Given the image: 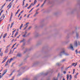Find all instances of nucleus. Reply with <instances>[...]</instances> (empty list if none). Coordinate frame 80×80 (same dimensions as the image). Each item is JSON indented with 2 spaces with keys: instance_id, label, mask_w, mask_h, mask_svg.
<instances>
[{
  "instance_id": "1",
  "label": "nucleus",
  "mask_w": 80,
  "mask_h": 80,
  "mask_svg": "<svg viewBox=\"0 0 80 80\" xmlns=\"http://www.w3.org/2000/svg\"><path fill=\"white\" fill-rule=\"evenodd\" d=\"M13 3V2H11L8 6L7 8L9 7L8 9H9V8H11V7H12V3Z\"/></svg>"
},
{
  "instance_id": "2",
  "label": "nucleus",
  "mask_w": 80,
  "mask_h": 80,
  "mask_svg": "<svg viewBox=\"0 0 80 80\" xmlns=\"http://www.w3.org/2000/svg\"><path fill=\"white\" fill-rule=\"evenodd\" d=\"M12 17H13V13H12V12H11V15L9 19V22H11V21L12 20Z\"/></svg>"
},
{
  "instance_id": "3",
  "label": "nucleus",
  "mask_w": 80,
  "mask_h": 80,
  "mask_svg": "<svg viewBox=\"0 0 80 80\" xmlns=\"http://www.w3.org/2000/svg\"><path fill=\"white\" fill-rule=\"evenodd\" d=\"M7 69H6L5 70H4V71L3 72L4 73H3L2 74V77H3V75H4L6 73H7Z\"/></svg>"
},
{
  "instance_id": "4",
  "label": "nucleus",
  "mask_w": 80,
  "mask_h": 80,
  "mask_svg": "<svg viewBox=\"0 0 80 80\" xmlns=\"http://www.w3.org/2000/svg\"><path fill=\"white\" fill-rule=\"evenodd\" d=\"M4 58H5L4 60L2 61V63H4L7 60V58H6V57H4Z\"/></svg>"
},
{
  "instance_id": "5",
  "label": "nucleus",
  "mask_w": 80,
  "mask_h": 80,
  "mask_svg": "<svg viewBox=\"0 0 80 80\" xmlns=\"http://www.w3.org/2000/svg\"><path fill=\"white\" fill-rule=\"evenodd\" d=\"M27 33V31H25L24 32V35H22V37H27V36H26Z\"/></svg>"
},
{
  "instance_id": "6",
  "label": "nucleus",
  "mask_w": 80,
  "mask_h": 80,
  "mask_svg": "<svg viewBox=\"0 0 80 80\" xmlns=\"http://www.w3.org/2000/svg\"><path fill=\"white\" fill-rule=\"evenodd\" d=\"M2 20H3L4 18H5V15L4 14H3L1 18H0V19H2Z\"/></svg>"
},
{
  "instance_id": "7",
  "label": "nucleus",
  "mask_w": 80,
  "mask_h": 80,
  "mask_svg": "<svg viewBox=\"0 0 80 80\" xmlns=\"http://www.w3.org/2000/svg\"><path fill=\"white\" fill-rule=\"evenodd\" d=\"M64 53H65V51L64 50H63V52H61L60 56H61V55H62L63 54H64Z\"/></svg>"
},
{
  "instance_id": "8",
  "label": "nucleus",
  "mask_w": 80,
  "mask_h": 80,
  "mask_svg": "<svg viewBox=\"0 0 80 80\" xmlns=\"http://www.w3.org/2000/svg\"><path fill=\"white\" fill-rule=\"evenodd\" d=\"M46 1L47 0H45L43 4L41 6V7H43V5H44V4L45 3V2H46Z\"/></svg>"
},
{
  "instance_id": "9",
  "label": "nucleus",
  "mask_w": 80,
  "mask_h": 80,
  "mask_svg": "<svg viewBox=\"0 0 80 80\" xmlns=\"http://www.w3.org/2000/svg\"><path fill=\"white\" fill-rule=\"evenodd\" d=\"M8 52V49H6L5 51H4L5 53H7Z\"/></svg>"
},
{
  "instance_id": "10",
  "label": "nucleus",
  "mask_w": 80,
  "mask_h": 80,
  "mask_svg": "<svg viewBox=\"0 0 80 80\" xmlns=\"http://www.w3.org/2000/svg\"><path fill=\"white\" fill-rule=\"evenodd\" d=\"M7 33H6L4 34V35L3 36V38H5L6 37H7Z\"/></svg>"
},
{
  "instance_id": "11",
  "label": "nucleus",
  "mask_w": 80,
  "mask_h": 80,
  "mask_svg": "<svg viewBox=\"0 0 80 80\" xmlns=\"http://www.w3.org/2000/svg\"><path fill=\"white\" fill-rule=\"evenodd\" d=\"M70 48L71 49H72V50H74L73 48V46H72V45L70 44Z\"/></svg>"
},
{
  "instance_id": "12",
  "label": "nucleus",
  "mask_w": 80,
  "mask_h": 80,
  "mask_svg": "<svg viewBox=\"0 0 80 80\" xmlns=\"http://www.w3.org/2000/svg\"><path fill=\"white\" fill-rule=\"evenodd\" d=\"M11 45V44H9V45H8V46H7L6 47V49H8V48H9V47H10V46Z\"/></svg>"
},
{
  "instance_id": "13",
  "label": "nucleus",
  "mask_w": 80,
  "mask_h": 80,
  "mask_svg": "<svg viewBox=\"0 0 80 80\" xmlns=\"http://www.w3.org/2000/svg\"><path fill=\"white\" fill-rule=\"evenodd\" d=\"M21 56H22V54H21L20 53H18L17 55V56L18 57H20Z\"/></svg>"
},
{
  "instance_id": "14",
  "label": "nucleus",
  "mask_w": 80,
  "mask_h": 80,
  "mask_svg": "<svg viewBox=\"0 0 80 80\" xmlns=\"http://www.w3.org/2000/svg\"><path fill=\"white\" fill-rule=\"evenodd\" d=\"M75 44L76 45V47L78 46V43H77V41L75 42Z\"/></svg>"
},
{
  "instance_id": "15",
  "label": "nucleus",
  "mask_w": 80,
  "mask_h": 80,
  "mask_svg": "<svg viewBox=\"0 0 80 80\" xmlns=\"http://www.w3.org/2000/svg\"><path fill=\"white\" fill-rule=\"evenodd\" d=\"M38 12H36V13L34 15V17H35L37 14H38Z\"/></svg>"
},
{
  "instance_id": "16",
  "label": "nucleus",
  "mask_w": 80,
  "mask_h": 80,
  "mask_svg": "<svg viewBox=\"0 0 80 80\" xmlns=\"http://www.w3.org/2000/svg\"><path fill=\"white\" fill-rule=\"evenodd\" d=\"M37 0H35L34 1V3L33 4V5H34L36 3H37Z\"/></svg>"
},
{
  "instance_id": "17",
  "label": "nucleus",
  "mask_w": 80,
  "mask_h": 80,
  "mask_svg": "<svg viewBox=\"0 0 80 80\" xmlns=\"http://www.w3.org/2000/svg\"><path fill=\"white\" fill-rule=\"evenodd\" d=\"M18 32H16V33L15 34V35H14V37H16V36L17 35H18Z\"/></svg>"
},
{
  "instance_id": "18",
  "label": "nucleus",
  "mask_w": 80,
  "mask_h": 80,
  "mask_svg": "<svg viewBox=\"0 0 80 80\" xmlns=\"http://www.w3.org/2000/svg\"><path fill=\"white\" fill-rule=\"evenodd\" d=\"M22 26H23V24L22 23V24H21V25L20 26V28H19V29L20 30H21V29L22 28Z\"/></svg>"
},
{
  "instance_id": "19",
  "label": "nucleus",
  "mask_w": 80,
  "mask_h": 80,
  "mask_svg": "<svg viewBox=\"0 0 80 80\" xmlns=\"http://www.w3.org/2000/svg\"><path fill=\"white\" fill-rule=\"evenodd\" d=\"M11 0H6V2H8V1L9 2H10ZM12 0V2H13V1H14V0Z\"/></svg>"
},
{
  "instance_id": "20",
  "label": "nucleus",
  "mask_w": 80,
  "mask_h": 80,
  "mask_svg": "<svg viewBox=\"0 0 80 80\" xmlns=\"http://www.w3.org/2000/svg\"><path fill=\"white\" fill-rule=\"evenodd\" d=\"M24 41H25V40L24 39H23L22 41H21L20 42V43H21L22 42H23Z\"/></svg>"
},
{
  "instance_id": "21",
  "label": "nucleus",
  "mask_w": 80,
  "mask_h": 80,
  "mask_svg": "<svg viewBox=\"0 0 80 80\" xmlns=\"http://www.w3.org/2000/svg\"><path fill=\"white\" fill-rule=\"evenodd\" d=\"M73 70V72L72 73V74H74V73H75V69H74Z\"/></svg>"
},
{
  "instance_id": "22",
  "label": "nucleus",
  "mask_w": 80,
  "mask_h": 80,
  "mask_svg": "<svg viewBox=\"0 0 80 80\" xmlns=\"http://www.w3.org/2000/svg\"><path fill=\"white\" fill-rule=\"evenodd\" d=\"M0 56L2 57L3 56V52H1L0 54Z\"/></svg>"
},
{
  "instance_id": "23",
  "label": "nucleus",
  "mask_w": 80,
  "mask_h": 80,
  "mask_svg": "<svg viewBox=\"0 0 80 80\" xmlns=\"http://www.w3.org/2000/svg\"><path fill=\"white\" fill-rule=\"evenodd\" d=\"M69 78V75H68L67 76V80H68Z\"/></svg>"
},
{
  "instance_id": "24",
  "label": "nucleus",
  "mask_w": 80,
  "mask_h": 80,
  "mask_svg": "<svg viewBox=\"0 0 80 80\" xmlns=\"http://www.w3.org/2000/svg\"><path fill=\"white\" fill-rule=\"evenodd\" d=\"M53 80H58V79L57 78H53Z\"/></svg>"
},
{
  "instance_id": "25",
  "label": "nucleus",
  "mask_w": 80,
  "mask_h": 80,
  "mask_svg": "<svg viewBox=\"0 0 80 80\" xmlns=\"http://www.w3.org/2000/svg\"><path fill=\"white\" fill-rule=\"evenodd\" d=\"M8 61L6 63V64L5 65V66L6 67V66L8 65Z\"/></svg>"
},
{
  "instance_id": "26",
  "label": "nucleus",
  "mask_w": 80,
  "mask_h": 80,
  "mask_svg": "<svg viewBox=\"0 0 80 80\" xmlns=\"http://www.w3.org/2000/svg\"><path fill=\"white\" fill-rule=\"evenodd\" d=\"M12 60H13V58H11V59H10V61L9 62V63H10V62H11L12 61Z\"/></svg>"
},
{
  "instance_id": "27",
  "label": "nucleus",
  "mask_w": 80,
  "mask_h": 80,
  "mask_svg": "<svg viewBox=\"0 0 80 80\" xmlns=\"http://www.w3.org/2000/svg\"><path fill=\"white\" fill-rule=\"evenodd\" d=\"M75 52H76V54L78 53V51H77V49L75 51Z\"/></svg>"
},
{
  "instance_id": "28",
  "label": "nucleus",
  "mask_w": 80,
  "mask_h": 80,
  "mask_svg": "<svg viewBox=\"0 0 80 80\" xmlns=\"http://www.w3.org/2000/svg\"><path fill=\"white\" fill-rule=\"evenodd\" d=\"M74 78H77V75H75L74 76Z\"/></svg>"
},
{
  "instance_id": "29",
  "label": "nucleus",
  "mask_w": 80,
  "mask_h": 80,
  "mask_svg": "<svg viewBox=\"0 0 80 80\" xmlns=\"http://www.w3.org/2000/svg\"><path fill=\"white\" fill-rule=\"evenodd\" d=\"M28 3H27L26 6H25V7H28Z\"/></svg>"
},
{
  "instance_id": "30",
  "label": "nucleus",
  "mask_w": 80,
  "mask_h": 80,
  "mask_svg": "<svg viewBox=\"0 0 80 80\" xmlns=\"http://www.w3.org/2000/svg\"><path fill=\"white\" fill-rule=\"evenodd\" d=\"M15 32V30L12 32V35H13V34H14V33H13V32Z\"/></svg>"
},
{
  "instance_id": "31",
  "label": "nucleus",
  "mask_w": 80,
  "mask_h": 80,
  "mask_svg": "<svg viewBox=\"0 0 80 80\" xmlns=\"http://www.w3.org/2000/svg\"><path fill=\"white\" fill-rule=\"evenodd\" d=\"M21 18H22V16H20V18L19 19V20H21Z\"/></svg>"
},
{
  "instance_id": "32",
  "label": "nucleus",
  "mask_w": 80,
  "mask_h": 80,
  "mask_svg": "<svg viewBox=\"0 0 80 80\" xmlns=\"http://www.w3.org/2000/svg\"><path fill=\"white\" fill-rule=\"evenodd\" d=\"M23 11H22L19 14H20L21 15V14H22V13H23Z\"/></svg>"
},
{
  "instance_id": "33",
  "label": "nucleus",
  "mask_w": 80,
  "mask_h": 80,
  "mask_svg": "<svg viewBox=\"0 0 80 80\" xmlns=\"http://www.w3.org/2000/svg\"><path fill=\"white\" fill-rule=\"evenodd\" d=\"M74 65H75V63H72V66H74Z\"/></svg>"
},
{
  "instance_id": "34",
  "label": "nucleus",
  "mask_w": 80,
  "mask_h": 80,
  "mask_svg": "<svg viewBox=\"0 0 80 80\" xmlns=\"http://www.w3.org/2000/svg\"><path fill=\"white\" fill-rule=\"evenodd\" d=\"M27 27H28V25H27V26L26 27H25L24 28V30H25V29H26L27 28Z\"/></svg>"
},
{
  "instance_id": "35",
  "label": "nucleus",
  "mask_w": 80,
  "mask_h": 80,
  "mask_svg": "<svg viewBox=\"0 0 80 80\" xmlns=\"http://www.w3.org/2000/svg\"><path fill=\"white\" fill-rule=\"evenodd\" d=\"M69 77L70 78H72V75L70 74L69 75Z\"/></svg>"
},
{
  "instance_id": "36",
  "label": "nucleus",
  "mask_w": 80,
  "mask_h": 80,
  "mask_svg": "<svg viewBox=\"0 0 80 80\" xmlns=\"http://www.w3.org/2000/svg\"><path fill=\"white\" fill-rule=\"evenodd\" d=\"M31 6H29V7L27 8L28 9H29V8H31Z\"/></svg>"
},
{
  "instance_id": "37",
  "label": "nucleus",
  "mask_w": 80,
  "mask_h": 80,
  "mask_svg": "<svg viewBox=\"0 0 80 80\" xmlns=\"http://www.w3.org/2000/svg\"><path fill=\"white\" fill-rule=\"evenodd\" d=\"M28 24H29V22H27V23H26V24L25 25H25H28Z\"/></svg>"
},
{
  "instance_id": "38",
  "label": "nucleus",
  "mask_w": 80,
  "mask_h": 80,
  "mask_svg": "<svg viewBox=\"0 0 80 80\" xmlns=\"http://www.w3.org/2000/svg\"><path fill=\"white\" fill-rule=\"evenodd\" d=\"M13 24H14V23L12 22V23H11V25L12 26H13Z\"/></svg>"
},
{
  "instance_id": "39",
  "label": "nucleus",
  "mask_w": 80,
  "mask_h": 80,
  "mask_svg": "<svg viewBox=\"0 0 80 80\" xmlns=\"http://www.w3.org/2000/svg\"><path fill=\"white\" fill-rule=\"evenodd\" d=\"M18 12H16L15 13V16H16L18 14Z\"/></svg>"
},
{
  "instance_id": "40",
  "label": "nucleus",
  "mask_w": 80,
  "mask_h": 80,
  "mask_svg": "<svg viewBox=\"0 0 80 80\" xmlns=\"http://www.w3.org/2000/svg\"><path fill=\"white\" fill-rule=\"evenodd\" d=\"M21 15V14H19V15H18V18H19V17H20V16Z\"/></svg>"
},
{
  "instance_id": "41",
  "label": "nucleus",
  "mask_w": 80,
  "mask_h": 80,
  "mask_svg": "<svg viewBox=\"0 0 80 80\" xmlns=\"http://www.w3.org/2000/svg\"><path fill=\"white\" fill-rule=\"evenodd\" d=\"M10 52H9V54H10V53H11V52H12V50L10 49Z\"/></svg>"
},
{
  "instance_id": "42",
  "label": "nucleus",
  "mask_w": 80,
  "mask_h": 80,
  "mask_svg": "<svg viewBox=\"0 0 80 80\" xmlns=\"http://www.w3.org/2000/svg\"><path fill=\"white\" fill-rule=\"evenodd\" d=\"M63 73H64V74H65V73H66V71H63Z\"/></svg>"
},
{
  "instance_id": "43",
  "label": "nucleus",
  "mask_w": 80,
  "mask_h": 80,
  "mask_svg": "<svg viewBox=\"0 0 80 80\" xmlns=\"http://www.w3.org/2000/svg\"><path fill=\"white\" fill-rule=\"evenodd\" d=\"M75 64V65H74V67H76L77 65V62H76V63Z\"/></svg>"
},
{
  "instance_id": "44",
  "label": "nucleus",
  "mask_w": 80,
  "mask_h": 80,
  "mask_svg": "<svg viewBox=\"0 0 80 80\" xmlns=\"http://www.w3.org/2000/svg\"><path fill=\"white\" fill-rule=\"evenodd\" d=\"M20 35H19L17 37V38H19L20 37Z\"/></svg>"
},
{
  "instance_id": "45",
  "label": "nucleus",
  "mask_w": 80,
  "mask_h": 80,
  "mask_svg": "<svg viewBox=\"0 0 80 80\" xmlns=\"http://www.w3.org/2000/svg\"><path fill=\"white\" fill-rule=\"evenodd\" d=\"M65 55L66 56H68V54H65Z\"/></svg>"
},
{
  "instance_id": "46",
  "label": "nucleus",
  "mask_w": 80,
  "mask_h": 80,
  "mask_svg": "<svg viewBox=\"0 0 80 80\" xmlns=\"http://www.w3.org/2000/svg\"><path fill=\"white\" fill-rule=\"evenodd\" d=\"M40 5V3L38 4V5L36 6V7H38Z\"/></svg>"
},
{
  "instance_id": "47",
  "label": "nucleus",
  "mask_w": 80,
  "mask_h": 80,
  "mask_svg": "<svg viewBox=\"0 0 80 80\" xmlns=\"http://www.w3.org/2000/svg\"><path fill=\"white\" fill-rule=\"evenodd\" d=\"M65 59H63L62 60V62H64V61H65Z\"/></svg>"
},
{
  "instance_id": "48",
  "label": "nucleus",
  "mask_w": 80,
  "mask_h": 80,
  "mask_svg": "<svg viewBox=\"0 0 80 80\" xmlns=\"http://www.w3.org/2000/svg\"><path fill=\"white\" fill-rule=\"evenodd\" d=\"M32 5H33V3H32L30 4V6H31V7H32Z\"/></svg>"
},
{
  "instance_id": "49",
  "label": "nucleus",
  "mask_w": 80,
  "mask_h": 80,
  "mask_svg": "<svg viewBox=\"0 0 80 80\" xmlns=\"http://www.w3.org/2000/svg\"><path fill=\"white\" fill-rule=\"evenodd\" d=\"M20 9H19L18 10L17 12H18H18H19V11H20Z\"/></svg>"
},
{
  "instance_id": "50",
  "label": "nucleus",
  "mask_w": 80,
  "mask_h": 80,
  "mask_svg": "<svg viewBox=\"0 0 80 80\" xmlns=\"http://www.w3.org/2000/svg\"><path fill=\"white\" fill-rule=\"evenodd\" d=\"M4 6H5L4 5H3L2 6V8H3V7H4Z\"/></svg>"
},
{
  "instance_id": "51",
  "label": "nucleus",
  "mask_w": 80,
  "mask_h": 80,
  "mask_svg": "<svg viewBox=\"0 0 80 80\" xmlns=\"http://www.w3.org/2000/svg\"><path fill=\"white\" fill-rule=\"evenodd\" d=\"M78 75V72H77V73H76V75Z\"/></svg>"
},
{
  "instance_id": "52",
  "label": "nucleus",
  "mask_w": 80,
  "mask_h": 80,
  "mask_svg": "<svg viewBox=\"0 0 80 80\" xmlns=\"http://www.w3.org/2000/svg\"><path fill=\"white\" fill-rule=\"evenodd\" d=\"M25 5V2H23L22 6H23V5Z\"/></svg>"
},
{
  "instance_id": "53",
  "label": "nucleus",
  "mask_w": 80,
  "mask_h": 80,
  "mask_svg": "<svg viewBox=\"0 0 80 80\" xmlns=\"http://www.w3.org/2000/svg\"><path fill=\"white\" fill-rule=\"evenodd\" d=\"M1 51H2V48H0V53L1 52Z\"/></svg>"
},
{
  "instance_id": "54",
  "label": "nucleus",
  "mask_w": 80,
  "mask_h": 80,
  "mask_svg": "<svg viewBox=\"0 0 80 80\" xmlns=\"http://www.w3.org/2000/svg\"><path fill=\"white\" fill-rule=\"evenodd\" d=\"M57 65L59 66V63H57Z\"/></svg>"
},
{
  "instance_id": "55",
  "label": "nucleus",
  "mask_w": 80,
  "mask_h": 80,
  "mask_svg": "<svg viewBox=\"0 0 80 80\" xmlns=\"http://www.w3.org/2000/svg\"><path fill=\"white\" fill-rule=\"evenodd\" d=\"M25 0H23V3H25Z\"/></svg>"
},
{
  "instance_id": "56",
  "label": "nucleus",
  "mask_w": 80,
  "mask_h": 80,
  "mask_svg": "<svg viewBox=\"0 0 80 80\" xmlns=\"http://www.w3.org/2000/svg\"><path fill=\"white\" fill-rule=\"evenodd\" d=\"M18 45H19V44H18L16 46V47H18Z\"/></svg>"
},
{
  "instance_id": "57",
  "label": "nucleus",
  "mask_w": 80,
  "mask_h": 80,
  "mask_svg": "<svg viewBox=\"0 0 80 80\" xmlns=\"http://www.w3.org/2000/svg\"><path fill=\"white\" fill-rule=\"evenodd\" d=\"M30 28H31V27H29L28 28V30H30Z\"/></svg>"
},
{
  "instance_id": "58",
  "label": "nucleus",
  "mask_w": 80,
  "mask_h": 80,
  "mask_svg": "<svg viewBox=\"0 0 80 80\" xmlns=\"http://www.w3.org/2000/svg\"><path fill=\"white\" fill-rule=\"evenodd\" d=\"M32 10H31V9L30 10V11H29V13H30V12H32Z\"/></svg>"
},
{
  "instance_id": "59",
  "label": "nucleus",
  "mask_w": 80,
  "mask_h": 80,
  "mask_svg": "<svg viewBox=\"0 0 80 80\" xmlns=\"http://www.w3.org/2000/svg\"><path fill=\"white\" fill-rule=\"evenodd\" d=\"M3 12V10H2V11L1 12V13H2V12Z\"/></svg>"
},
{
  "instance_id": "60",
  "label": "nucleus",
  "mask_w": 80,
  "mask_h": 80,
  "mask_svg": "<svg viewBox=\"0 0 80 80\" xmlns=\"http://www.w3.org/2000/svg\"><path fill=\"white\" fill-rule=\"evenodd\" d=\"M2 78V75H0V78Z\"/></svg>"
},
{
  "instance_id": "61",
  "label": "nucleus",
  "mask_w": 80,
  "mask_h": 80,
  "mask_svg": "<svg viewBox=\"0 0 80 80\" xmlns=\"http://www.w3.org/2000/svg\"><path fill=\"white\" fill-rule=\"evenodd\" d=\"M3 41H4V42H5V40L3 39Z\"/></svg>"
},
{
  "instance_id": "62",
  "label": "nucleus",
  "mask_w": 80,
  "mask_h": 80,
  "mask_svg": "<svg viewBox=\"0 0 80 80\" xmlns=\"http://www.w3.org/2000/svg\"><path fill=\"white\" fill-rule=\"evenodd\" d=\"M12 75V73H11V74L9 75V76H11V75Z\"/></svg>"
},
{
  "instance_id": "63",
  "label": "nucleus",
  "mask_w": 80,
  "mask_h": 80,
  "mask_svg": "<svg viewBox=\"0 0 80 80\" xmlns=\"http://www.w3.org/2000/svg\"><path fill=\"white\" fill-rule=\"evenodd\" d=\"M63 80H65V78H63Z\"/></svg>"
},
{
  "instance_id": "64",
  "label": "nucleus",
  "mask_w": 80,
  "mask_h": 80,
  "mask_svg": "<svg viewBox=\"0 0 80 80\" xmlns=\"http://www.w3.org/2000/svg\"><path fill=\"white\" fill-rule=\"evenodd\" d=\"M72 78H69V80H72Z\"/></svg>"
}]
</instances>
